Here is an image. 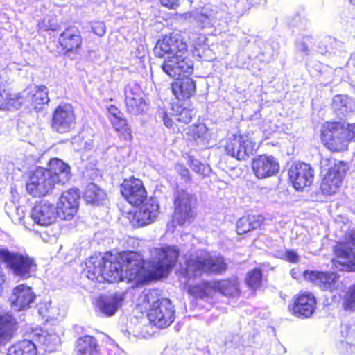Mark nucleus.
Returning a JSON list of instances; mask_svg holds the SVG:
<instances>
[{
    "label": "nucleus",
    "instance_id": "8fccbe9b",
    "mask_svg": "<svg viewBox=\"0 0 355 355\" xmlns=\"http://www.w3.org/2000/svg\"><path fill=\"white\" fill-rule=\"evenodd\" d=\"M45 309L48 318H56L60 315L58 309L55 306H52L51 302L45 304Z\"/></svg>",
    "mask_w": 355,
    "mask_h": 355
},
{
    "label": "nucleus",
    "instance_id": "a211bd4d",
    "mask_svg": "<svg viewBox=\"0 0 355 355\" xmlns=\"http://www.w3.org/2000/svg\"><path fill=\"white\" fill-rule=\"evenodd\" d=\"M252 168L258 178H266L276 175L279 165L273 156L262 155L253 159Z\"/></svg>",
    "mask_w": 355,
    "mask_h": 355
},
{
    "label": "nucleus",
    "instance_id": "052dcab7",
    "mask_svg": "<svg viewBox=\"0 0 355 355\" xmlns=\"http://www.w3.org/2000/svg\"><path fill=\"white\" fill-rule=\"evenodd\" d=\"M42 309H43V308H42V307H41V308L40 309V313H42L43 312V310H42Z\"/></svg>",
    "mask_w": 355,
    "mask_h": 355
},
{
    "label": "nucleus",
    "instance_id": "a18cd8bd",
    "mask_svg": "<svg viewBox=\"0 0 355 355\" xmlns=\"http://www.w3.org/2000/svg\"><path fill=\"white\" fill-rule=\"evenodd\" d=\"M39 340L41 343H43L50 351L53 350V347H55L60 343V339L55 334L41 335L39 337Z\"/></svg>",
    "mask_w": 355,
    "mask_h": 355
},
{
    "label": "nucleus",
    "instance_id": "f257e3e1",
    "mask_svg": "<svg viewBox=\"0 0 355 355\" xmlns=\"http://www.w3.org/2000/svg\"><path fill=\"white\" fill-rule=\"evenodd\" d=\"M179 257L175 247L155 248L151 251V259L148 263L149 269L144 266L141 254L133 252H123L119 254L107 252L104 256H91L86 261L84 272L92 281L103 282L139 281L147 270L156 277L168 274Z\"/></svg>",
    "mask_w": 355,
    "mask_h": 355
},
{
    "label": "nucleus",
    "instance_id": "a878e982",
    "mask_svg": "<svg viewBox=\"0 0 355 355\" xmlns=\"http://www.w3.org/2000/svg\"><path fill=\"white\" fill-rule=\"evenodd\" d=\"M21 97L20 101L25 97L27 101L31 103L35 109H40L39 106L44 105L49 101L47 88L45 86L27 88L21 94H17Z\"/></svg>",
    "mask_w": 355,
    "mask_h": 355
},
{
    "label": "nucleus",
    "instance_id": "5fc2aeb1",
    "mask_svg": "<svg viewBox=\"0 0 355 355\" xmlns=\"http://www.w3.org/2000/svg\"><path fill=\"white\" fill-rule=\"evenodd\" d=\"M162 6L169 8H175L178 5L179 0H159Z\"/></svg>",
    "mask_w": 355,
    "mask_h": 355
},
{
    "label": "nucleus",
    "instance_id": "473e14b6",
    "mask_svg": "<svg viewBox=\"0 0 355 355\" xmlns=\"http://www.w3.org/2000/svg\"><path fill=\"white\" fill-rule=\"evenodd\" d=\"M262 223L260 216H247L241 217L236 223V232L238 234H243L251 230L258 228Z\"/></svg>",
    "mask_w": 355,
    "mask_h": 355
},
{
    "label": "nucleus",
    "instance_id": "f03ea898",
    "mask_svg": "<svg viewBox=\"0 0 355 355\" xmlns=\"http://www.w3.org/2000/svg\"><path fill=\"white\" fill-rule=\"evenodd\" d=\"M0 263L15 277L27 279L32 277L37 269V264L33 257L26 254L10 251L0 246Z\"/></svg>",
    "mask_w": 355,
    "mask_h": 355
},
{
    "label": "nucleus",
    "instance_id": "6e6552de",
    "mask_svg": "<svg viewBox=\"0 0 355 355\" xmlns=\"http://www.w3.org/2000/svg\"><path fill=\"white\" fill-rule=\"evenodd\" d=\"M256 143L248 136L233 135L224 146L227 155L238 160H246L255 151Z\"/></svg>",
    "mask_w": 355,
    "mask_h": 355
},
{
    "label": "nucleus",
    "instance_id": "393cba45",
    "mask_svg": "<svg viewBox=\"0 0 355 355\" xmlns=\"http://www.w3.org/2000/svg\"><path fill=\"white\" fill-rule=\"evenodd\" d=\"M48 168H45L55 179V183L65 184L71 178L70 167L58 158L51 159L48 164Z\"/></svg>",
    "mask_w": 355,
    "mask_h": 355
},
{
    "label": "nucleus",
    "instance_id": "c85d7f7f",
    "mask_svg": "<svg viewBox=\"0 0 355 355\" xmlns=\"http://www.w3.org/2000/svg\"><path fill=\"white\" fill-rule=\"evenodd\" d=\"M6 81L0 76V110H17L21 107L22 101L21 97L17 94H11L4 89Z\"/></svg>",
    "mask_w": 355,
    "mask_h": 355
},
{
    "label": "nucleus",
    "instance_id": "09e8293b",
    "mask_svg": "<svg viewBox=\"0 0 355 355\" xmlns=\"http://www.w3.org/2000/svg\"><path fill=\"white\" fill-rule=\"evenodd\" d=\"M92 31L98 36H103L106 32V26L103 22L96 21L92 26Z\"/></svg>",
    "mask_w": 355,
    "mask_h": 355
},
{
    "label": "nucleus",
    "instance_id": "3c124183",
    "mask_svg": "<svg viewBox=\"0 0 355 355\" xmlns=\"http://www.w3.org/2000/svg\"><path fill=\"white\" fill-rule=\"evenodd\" d=\"M175 170L185 182H188L191 180L190 173L184 166L182 164H178L175 166Z\"/></svg>",
    "mask_w": 355,
    "mask_h": 355
},
{
    "label": "nucleus",
    "instance_id": "4be33fe9",
    "mask_svg": "<svg viewBox=\"0 0 355 355\" xmlns=\"http://www.w3.org/2000/svg\"><path fill=\"white\" fill-rule=\"evenodd\" d=\"M316 300L310 293L301 294L295 301L291 311L297 317L309 318L314 312Z\"/></svg>",
    "mask_w": 355,
    "mask_h": 355
},
{
    "label": "nucleus",
    "instance_id": "7c9ffc66",
    "mask_svg": "<svg viewBox=\"0 0 355 355\" xmlns=\"http://www.w3.org/2000/svg\"><path fill=\"white\" fill-rule=\"evenodd\" d=\"M78 355H99V346L95 338L91 336L80 337L76 341Z\"/></svg>",
    "mask_w": 355,
    "mask_h": 355
},
{
    "label": "nucleus",
    "instance_id": "b1692460",
    "mask_svg": "<svg viewBox=\"0 0 355 355\" xmlns=\"http://www.w3.org/2000/svg\"><path fill=\"white\" fill-rule=\"evenodd\" d=\"M159 214V205L154 200L150 199L142 205L139 209L135 212L134 218L139 226H144L153 222Z\"/></svg>",
    "mask_w": 355,
    "mask_h": 355
},
{
    "label": "nucleus",
    "instance_id": "4d7b16f0",
    "mask_svg": "<svg viewBox=\"0 0 355 355\" xmlns=\"http://www.w3.org/2000/svg\"><path fill=\"white\" fill-rule=\"evenodd\" d=\"M297 48L300 51L304 53L306 55H308V46L303 41H300L297 42Z\"/></svg>",
    "mask_w": 355,
    "mask_h": 355
},
{
    "label": "nucleus",
    "instance_id": "cd10ccee",
    "mask_svg": "<svg viewBox=\"0 0 355 355\" xmlns=\"http://www.w3.org/2000/svg\"><path fill=\"white\" fill-rule=\"evenodd\" d=\"M172 91L178 99L189 98L196 92L195 81L189 76L178 79L171 85Z\"/></svg>",
    "mask_w": 355,
    "mask_h": 355
},
{
    "label": "nucleus",
    "instance_id": "4c0bfd02",
    "mask_svg": "<svg viewBox=\"0 0 355 355\" xmlns=\"http://www.w3.org/2000/svg\"><path fill=\"white\" fill-rule=\"evenodd\" d=\"M173 112L171 114L176 121L182 123H189L195 116L196 112L191 109L184 108L180 106L173 107Z\"/></svg>",
    "mask_w": 355,
    "mask_h": 355
},
{
    "label": "nucleus",
    "instance_id": "a19ab883",
    "mask_svg": "<svg viewBox=\"0 0 355 355\" xmlns=\"http://www.w3.org/2000/svg\"><path fill=\"white\" fill-rule=\"evenodd\" d=\"M342 306L347 311H355V284L349 287L342 298Z\"/></svg>",
    "mask_w": 355,
    "mask_h": 355
},
{
    "label": "nucleus",
    "instance_id": "39448f33",
    "mask_svg": "<svg viewBox=\"0 0 355 355\" xmlns=\"http://www.w3.org/2000/svg\"><path fill=\"white\" fill-rule=\"evenodd\" d=\"M155 292H149L146 295V301L150 304L148 318L150 323L159 328L168 327L175 319V309L168 298L158 297L154 300Z\"/></svg>",
    "mask_w": 355,
    "mask_h": 355
},
{
    "label": "nucleus",
    "instance_id": "79ce46f5",
    "mask_svg": "<svg viewBox=\"0 0 355 355\" xmlns=\"http://www.w3.org/2000/svg\"><path fill=\"white\" fill-rule=\"evenodd\" d=\"M262 273L259 269H254L248 272L245 282L252 289H257L261 285Z\"/></svg>",
    "mask_w": 355,
    "mask_h": 355
},
{
    "label": "nucleus",
    "instance_id": "4468645a",
    "mask_svg": "<svg viewBox=\"0 0 355 355\" xmlns=\"http://www.w3.org/2000/svg\"><path fill=\"white\" fill-rule=\"evenodd\" d=\"M121 193L127 201L135 206L141 205L147 198V192L141 180L130 178L123 180Z\"/></svg>",
    "mask_w": 355,
    "mask_h": 355
},
{
    "label": "nucleus",
    "instance_id": "58836bf2",
    "mask_svg": "<svg viewBox=\"0 0 355 355\" xmlns=\"http://www.w3.org/2000/svg\"><path fill=\"white\" fill-rule=\"evenodd\" d=\"M127 111L133 115H139L143 113L146 109V103L143 97L140 98L125 100Z\"/></svg>",
    "mask_w": 355,
    "mask_h": 355
},
{
    "label": "nucleus",
    "instance_id": "2eb2a0df",
    "mask_svg": "<svg viewBox=\"0 0 355 355\" xmlns=\"http://www.w3.org/2000/svg\"><path fill=\"white\" fill-rule=\"evenodd\" d=\"M80 198L77 189H71L62 193L57 204L59 217L64 220H70L77 212Z\"/></svg>",
    "mask_w": 355,
    "mask_h": 355
},
{
    "label": "nucleus",
    "instance_id": "72a5a7b5",
    "mask_svg": "<svg viewBox=\"0 0 355 355\" xmlns=\"http://www.w3.org/2000/svg\"><path fill=\"white\" fill-rule=\"evenodd\" d=\"M335 113L340 118L345 117L352 110V103L346 96L337 95L332 101Z\"/></svg>",
    "mask_w": 355,
    "mask_h": 355
},
{
    "label": "nucleus",
    "instance_id": "603ef678",
    "mask_svg": "<svg viewBox=\"0 0 355 355\" xmlns=\"http://www.w3.org/2000/svg\"><path fill=\"white\" fill-rule=\"evenodd\" d=\"M284 258L286 260L291 263H297L300 259L297 253L291 250L286 251L284 254Z\"/></svg>",
    "mask_w": 355,
    "mask_h": 355
},
{
    "label": "nucleus",
    "instance_id": "bb28decb",
    "mask_svg": "<svg viewBox=\"0 0 355 355\" xmlns=\"http://www.w3.org/2000/svg\"><path fill=\"white\" fill-rule=\"evenodd\" d=\"M59 42L67 51H75L79 49L82 44L80 33L76 27H69L60 34Z\"/></svg>",
    "mask_w": 355,
    "mask_h": 355
},
{
    "label": "nucleus",
    "instance_id": "ea45409f",
    "mask_svg": "<svg viewBox=\"0 0 355 355\" xmlns=\"http://www.w3.org/2000/svg\"><path fill=\"white\" fill-rule=\"evenodd\" d=\"M188 135L191 137L197 144H203L207 138V128L201 123L194 125L189 128Z\"/></svg>",
    "mask_w": 355,
    "mask_h": 355
},
{
    "label": "nucleus",
    "instance_id": "de8ad7c7",
    "mask_svg": "<svg viewBox=\"0 0 355 355\" xmlns=\"http://www.w3.org/2000/svg\"><path fill=\"white\" fill-rule=\"evenodd\" d=\"M343 125V132L345 135L347 136V141H355V123H341Z\"/></svg>",
    "mask_w": 355,
    "mask_h": 355
},
{
    "label": "nucleus",
    "instance_id": "f3484780",
    "mask_svg": "<svg viewBox=\"0 0 355 355\" xmlns=\"http://www.w3.org/2000/svg\"><path fill=\"white\" fill-rule=\"evenodd\" d=\"M59 213L53 204L48 201H41L33 208L31 217L37 225L48 226L53 223Z\"/></svg>",
    "mask_w": 355,
    "mask_h": 355
},
{
    "label": "nucleus",
    "instance_id": "6e6d98bb",
    "mask_svg": "<svg viewBox=\"0 0 355 355\" xmlns=\"http://www.w3.org/2000/svg\"><path fill=\"white\" fill-rule=\"evenodd\" d=\"M108 112L110 114H112V118H116L120 117V111L118 110V108L114 105H111L107 108Z\"/></svg>",
    "mask_w": 355,
    "mask_h": 355
},
{
    "label": "nucleus",
    "instance_id": "1a4fd4ad",
    "mask_svg": "<svg viewBox=\"0 0 355 355\" xmlns=\"http://www.w3.org/2000/svg\"><path fill=\"white\" fill-rule=\"evenodd\" d=\"M55 184V179L44 168L36 169L26 183L28 193L34 197H41L51 191Z\"/></svg>",
    "mask_w": 355,
    "mask_h": 355
},
{
    "label": "nucleus",
    "instance_id": "c9c22d12",
    "mask_svg": "<svg viewBox=\"0 0 355 355\" xmlns=\"http://www.w3.org/2000/svg\"><path fill=\"white\" fill-rule=\"evenodd\" d=\"M214 288L227 297H236L239 290L236 279H225L214 283Z\"/></svg>",
    "mask_w": 355,
    "mask_h": 355
},
{
    "label": "nucleus",
    "instance_id": "f704fd0d",
    "mask_svg": "<svg viewBox=\"0 0 355 355\" xmlns=\"http://www.w3.org/2000/svg\"><path fill=\"white\" fill-rule=\"evenodd\" d=\"M8 355H37L35 345L29 340H23L8 348Z\"/></svg>",
    "mask_w": 355,
    "mask_h": 355
},
{
    "label": "nucleus",
    "instance_id": "7ed1b4c3",
    "mask_svg": "<svg viewBox=\"0 0 355 355\" xmlns=\"http://www.w3.org/2000/svg\"><path fill=\"white\" fill-rule=\"evenodd\" d=\"M227 270L224 259L220 256H212L200 250L187 261V274L189 277L201 276L203 273L220 274Z\"/></svg>",
    "mask_w": 355,
    "mask_h": 355
},
{
    "label": "nucleus",
    "instance_id": "5701e85b",
    "mask_svg": "<svg viewBox=\"0 0 355 355\" xmlns=\"http://www.w3.org/2000/svg\"><path fill=\"white\" fill-rule=\"evenodd\" d=\"M123 300L121 293L102 295L97 301L98 310L106 316H112L121 306Z\"/></svg>",
    "mask_w": 355,
    "mask_h": 355
},
{
    "label": "nucleus",
    "instance_id": "412c9836",
    "mask_svg": "<svg viewBox=\"0 0 355 355\" xmlns=\"http://www.w3.org/2000/svg\"><path fill=\"white\" fill-rule=\"evenodd\" d=\"M35 299V295L32 288L25 284H20L13 289L10 300L13 309L20 311L29 308L34 303Z\"/></svg>",
    "mask_w": 355,
    "mask_h": 355
},
{
    "label": "nucleus",
    "instance_id": "6ab92c4d",
    "mask_svg": "<svg viewBox=\"0 0 355 355\" xmlns=\"http://www.w3.org/2000/svg\"><path fill=\"white\" fill-rule=\"evenodd\" d=\"M339 275L334 272H319L306 270L304 278L324 291L336 288Z\"/></svg>",
    "mask_w": 355,
    "mask_h": 355
},
{
    "label": "nucleus",
    "instance_id": "f8f14e48",
    "mask_svg": "<svg viewBox=\"0 0 355 355\" xmlns=\"http://www.w3.org/2000/svg\"><path fill=\"white\" fill-rule=\"evenodd\" d=\"M322 139L331 151H341L347 148V136L343 132L340 122H329L322 132Z\"/></svg>",
    "mask_w": 355,
    "mask_h": 355
},
{
    "label": "nucleus",
    "instance_id": "2f4dec72",
    "mask_svg": "<svg viewBox=\"0 0 355 355\" xmlns=\"http://www.w3.org/2000/svg\"><path fill=\"white\" fill-rule=\"evenodd\" d=\"M83 198L87 203L98 205L105 200L106 193L96 184L89 183L86 187Z\"/></svg>",
    "mask_w": 355,
    "mask_h": 355
},
{
    "label": "nucleus",
    "instance_id": "aec40b11",
    "mask_svg": "<svg viewBox=\"0 0 355 355\" xmlns=\"http://www.w3.org/2000/svg\"><path fill=\"white\" fill-rule=\"evenodd\" d=\"M225 11L213 5L205 6L196 17V22L201 28L220 26L223 21Z\"/></svg>",
    "mask_w": 355,
    "mask_h": 355
},
{
    "label": "nucleus",
    "instance_id": "ddd939ff",
    "mask_svg": "<svg viewBox=\"0 0 355 355\" xmlns=\"http://www.w3.org/2000/svg\"><path fill=\"white\" fill-rule=\"evenodd\" d=\"M187 44L183 36L178 32H173L159 40L154 48L156 56L162 58L165 55L172 56L178 53L185 52Z\"/></svg>",
    "mask_w": 355,
    "mask_h": 355
},
{
    "label": "nucleus",
    "instance_id": "c03bdc74",
    "mask_svg": "<svg viewBox=\"0 0 355 355\" xmlns=\"http://www.w3.org/2000/svg\"><path fill=\"white\" fill-rule=\"evenodd\" d=\"M187 164L190 166L194 172L202 175V177L208 175L211 171L209 166L201 163L200 161L193 159L192 157H188Z\"/></svg>",
    "mask_w": 355,
    "mask_h": 355
},
{
    "label": "nucleus",
    "instance_id": "dca6fc26",
    "mask_svg": "<svg viewBox=\"0 0 355 355\" xmlns=\"http://www.w3.org/2000/svg\"><path fill=\"white\" fill-rule=\"evenodd\" d=\"M288 175L294 188L300 190L311 184L313 170L308 164L297 163L290 168Z\"/></svg>",
    "mask_w": 355,
    "mask_h": 355
},
{
    "label": "nucleus",
    "instance_id": "bf43d9fd",
    "mask_svg": "<svg viewBox=\"0 0 355 355\" xmlns=\"http://www.w3.org/2000/svg\"><path fill=\"white\" fill-rule=\"evenodd\" d=\"M350 3L352 4H355V0H349Z\"/></svg>",
    "mask_w": 355,
    "mask_h": 355
},
{
    "label": "nucleus",
    "instance_id": "9d476101",
    "mask_svg": "<svg viewBox=\"0 0 355 355\" xmlns=\"http://www.w3.org/2000/svg\"><path fill=\"white\" fill-rule=\"evenodd\" d=\"M162 69L170 77L176 78L182 73L191 74L193 70V63L187 49L185 52L168 56L162 64Z\"/></svg>",
    "mask_w": 355,
    "mask_h": 355
},
{
    "label": "nucleus",
    "instance_id": "e433bc0d",
    "mask_svg": "<svg viewBox=\"0 0 355 355\" xmlns=\"http://www.w3.org/2000/svg\"><path fill=\"white\" fill-rule=\"evenodd\" d=\"M111 121L115 130L121 133V137L124 140L130 141L132 139V131L125 119L120 116L112 118Z\"/></svg>",
    "mask_w": 355,
    "mask_h": 355
},
{
    "label": "nucleus",
    "instance_id": "37998d69",
    "mask_svg": "<svg viewBox=\"0 0 355 355\" xmlns=\"http://www.w3.org/2000/svg\"><path fill=\"white\" fill-rule=\"evenodd\" d=\"M125 100L140 98L143 97L141 87L135 82L128 83L124 88Z\"/></svg>",
    "mask_w": 355,
    "mask_h": 355
},
{
    "label": "nucleus",
    "instance_id": "0eeeda50",
    "mask_svg": "<svg viewBox=\"0 0 355 355\" xmlns=\"http://www.w3.org/2000/svg\"><path fill=\"white\" fill-rule=\"evenodd\" d=\"M196 198L185 191H178L174 199L173 218L179 225L190 223L194 216Z\"/></svg>",
    "mask_w": 355,
    "mask_h": 355
},
{
    "label": "nucleus",
    "instance_id": "20e7f679",
    "mask_svg": "<svg viewBox=\"0 0 355 355\" xmlns=\"http://www.w3.org/2000/svg\"><path fill=\"white\" fill-rule=\"evenodd\" d=\"M320 171L324 175L320 185L322 193L327 196L337 193L347 171L345 164L331 158H322L320 161Z\"/></svg>",
    "mask_w": 355,
    "mask_h": 355
},
{
    "label": "nucleus",
    "instance_id": "423d86ee",
    "mask_svg": "<svg viewBox=\"0 0 355 355\" xmlns=\"http://www.w3.org/2000/svg\"><path fill=\"white\" fill-rule=\"evenodd\" d=\"M347 243H338L334 247L336 259L332 260L333 266L340 271H355V230L346 234Z\"/></svg>",
    "mask_w": 355,
    "mask_h": 355
},
{
    "label": "nucleus",
    "instance_id": "c756f323",
    "mask_svg": "<svg viewBox=\"0 0 355 355\" xmlns=\"http://www.w3.org/2000/svg\"><path fill=\"white\" fill-rule=\"evenodd\" d=\"M16 329V322L12 315L8 313L0 315V345L8 343Z\"/></svg>",
    "mask_w": 355,
    "mask_h": 355
},
{
    "label": "nucleus",
    "instance_id": "864d4df0",
    "mask_svg": "<svg viewBox=\"0 0 355 355\" xmlns=\"http://www.w3.org/2000/svg\"><path fill=\"white\" fill-rule=\"evenodd\" d=\"M160 115L162 117L164 124L167 128H171L173 124V121L171 116H169L164 110L160 112Z\"/></svg>",
    "mask_w": 355,
    "mask_h": 355
},
{
    "label": "nucleus",
    "instance_id": "9b49d317",
    "mask_svg": "<svg viewBox=\"0 0 355 355\" xmlns=\"http://www.w3.org/2000/svg\"><path fill=\"white\" fill-rule=\"evenodd\" d=\"M76 121L73 106L68 103L62 104L53 113L51 128L58 133L69 132L75 127Z\"/></svg>",
    "mask_w": 355,
    "mask_h": 355
},
{
    "label": "nucleus",
    "instance_id": "13d9d810",
    "mask_svg": "<svg viewBox=\"0 0 355 355\" xmlns=\"http://www.w3.org/2000/svg\"><path fill=\"white\" fill-rule=\"evenodd\" d=\"M342 345L347 349V352L355 355V345L349 344L348 343H342Z\"/></svg>",
    "mask_w": 355,
    "mask_h": 355
},
{
    "label": "nucleus",
    "instance_id": "49530a36",
    "mask_svg": "<svg viewBox=\"0 0 355 355\" xmlns=\"http://www.w3.org/2000/svg\"><path fill=\"white\" fill-rule=\"evenodd\" d=\"M189 42L195 48L204 44L206 37L205 35L196 32H190L188 35Z\"/></svg>",
    "mask_w": 355,
    "mask_h": 355
}]
</instances>
